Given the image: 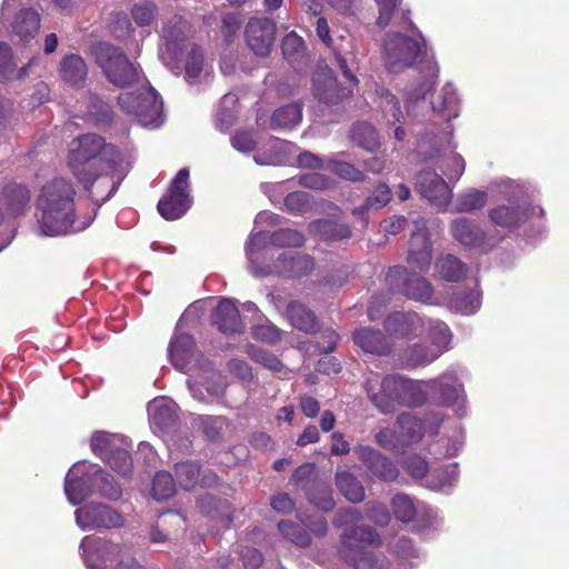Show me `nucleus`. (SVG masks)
<instances>
[{
  "mask_svg": "<svg viewBox=\"0 0 569 569\" xmlns=\"http://www.w3.org/2000/svg\"><path fill=\"white\" fill-rule=\"evenodd\" d=\"M76 199L77 188L68 178L57 177L44 182L36 199V207L40 211L39 232L56 237L88 229L98 208L81 213Z\"/></svg>",
  "mask_w": 569,
  "mask_h": 569,
  "instance_id": "1",
  "label": "nucleus"
},
{
  "mask_svg": "<svg viewBox=\"0 0 569 569\" xmlns=\"http://www.w3.org/2000/svg\"><path fill=\"white\" fill-rule=\"evenodd\" d=\"M120 160L118 147L94 133L81 134L73 139L68 154V166L72 174L93 199L96 198L92 186L101 176L104 166L114 168Z\"/></svg>",
  "mask_w": 569,
  "mask_h": 569,
  "instance_id": "2",
  "label": "nucleus"
},
{
  "mask_svg": "<svg viewBox=\"0 0 569 569\" xmlns=\"http://www.w3.org/2000/svg\"><path fill=\"white\" fill-rule=\"evenodd\" d=\"M362 518V511L355 507H346L336 512L333 526L346 527L340 535L338 556L353 569H377L378 558L369 547L379 546L381 540L373 527L357 525Z\"/></svg>",
  "mask_w": 569,
  "mask_h": 569,
  "instance_id": "3",
  "label": "nucleus"
},
{
  "mask_svg": "<svg viewBox=\"0 0 569 569\" xmlns=\"http://www.w3.org/2000/svg\"><path fill=\"white\" fill-rule=\"evenodd\" d=\"M365 389L375 407L385 415L393 413L399 403L419 407L427 402V393L421 386L399 375H387L381 380L376 375L366 380Z\"/></svg>",
  "mask_w": 569,
  "mask_h": 569,
  "instance_id": "4",
  "label": "nucleus"
},
{
  "mask_svg": "<svg viewBox=\"0 0 569 569\" xmlns=\"http://www.w3.org/2000/svg\"><path fill=\"white\" fill-rule=\"evenodd\" d=\"M82 558L89 569H146L126 546L103 540L99 537H86L80 542Z\"/></svg>",
  "mask_w": 569,
  "mask_h": 569,
  "instance_id": "5",
  "label": "nucleus"
},
{
  "mask_svg": "<svg viewBox=\"0 0 569 569\" xmlns=\"http://www.w3.org/2000/svg\"><path fill=\"white\" fill-rule=\"evenodd\" d=\"M94 61L102 69L106 78L118 87H130L139 81V68L131 62L120 47L110 42H97L92 47Z\"/></svg>",
  "mask_w": 569,
  "mask_h": 569,
  "instance_id": "6",
  "label": "nucleus"
},
{
  "mask_svg": "<svg viewBox=\"0 0 569 569\" xmlns=\"http://www.w3.org/2000/svg\"><path fill=\"white\" fill-rule=\"evenodd\" d=\"M189 169H180L170 187L158 202V211L164 220H179L192 206L189 192Z\"/></svg>",
  "mask_w": 569,
  "mask_h": 569,
  "instance_id": "7",
  "label": "nucleus"
},
{
  "mask_svg": "<svg viewBox=\"0 0 569 569\" xmlns=\"http://www.w3.org/2000/svg\"><path fill=\"white\" fill-rule=\"evenodd\" d=\"M420 52V42L406 34H388L385 40V62L389 71L408 69L419 58Z\"/></svg>",
  "mask_w": 569,
  "mask_h": 569,
  "instance_id": "8",
  "label": "nucleus"
},
{
  "mask_svg": "<svg viewBox=\"0 0 569 569\" xmlns=\"http://www.w3.org/2000/svg\"><path fill=\"white\" fill-rule=\"evenodd\" d=\"M387 280L390 286H399L401 280L400 292L415 301L430 302L433 296L435 290L431 282L421 274L410 273L406 267H390Z\"/></svg>",
  "mask_w": 569,
  "mask_h": 569,
  "instance_id": "9",
  "label": "nucleus"
},
{
  "mask_svg": "<svg viewBox=\"0 0 569 569\" xmlns=\"http://www.w3.org/2000/svg\"><path fill=\"white\" fill-rule=\"evenodd\" d=\"M76 521L83 530L122 527L124 517L107 503L92 502L76 510Z\"/></svg>",
  "mask_w": 569,
  "mask_h": 569,
  "instance_id": "10",
  "label": "nucleus"
},
{
  "mask_svg": "<svg viewBox=\"0 0 569 569\" xmlns=\"http://www.w3.org/2000/svg\"><path fill=\"white\" fill-rule=\"evenodd\" d=\"M353 451L375 479L387 481V483L398 480L400 469L390 457L368 445H358Z\"/></svg>",
  "mask_w": 569,
  "mask_h": 569,
  "instance_id": "11",
  "label": "nucleus"
},
{
  "mask_svg": "<svg viewBox=\"0 0 569 569\" xmlns=\"http://www.w3.org/2000/svg\"><path fill=\"white\" fill-rule=\"evenodd\" d=\"M416 230L409 240L407 261L413 270H429L432 263L433 248L430 233L423 220H416Z\"/></svg>",
  "mask_w": 569,
  "mask_h": 569,
  "instance_id": "12",
  "label": "nucleus"
},
{
  "mask_svg": "<svg viewBox=\"0 0 569 569\" xmlns=\"http://www.w3.org/2000/svg\"><path fill=\"white\" fill-rule=\"evenodd\" d=\"M276 30L277 27L272 19H249L244 30L247 46L254 52V54H270L274 43Z\"/></svg>",
  "mask_w": 569,
  "mask_h": 569,
  "instance_id": "13",
  "label": "nucleus"
},
{
  "mask_svg": "<svg viewBox=\"0 0 569 569\" xmlns=\"http://www.w3.org/2000/svg\"><path fill=\"white\" fill-rule=\"evenodd\" d=\"M312 92L320 103L335 106L349 97L352 89L341 86L331 69H323L312 77Z\"/></svg>",
  "mask_w": 569,
  "mask_h": 569,
  "instance_id": "14",
  "label": "nucleus"
},
{
  "mask_svg": "<svg viewBox=\"0 0 569 569\" xmlns=\"http://www.w3.org/2000/svg\"><path fill=\"white\" fill-rule=\"evenodd\" d=\"M416 189L421 197L428 199L432 204L440 207V209H447L450 202L451 189L441 174L423 170L417 176Z\"/></svg>",
  "mask_w": 569,
  "mask_h": 569,
  "instance_id": "15",
  "label": "nucleus"
},
{
  "mask_svg": "<svg viewBox=\"0 0 569 569\" xmlns=\"http://www.w3.org/2000/svg\"><path fill=\"white\" fill-rule=\"evenodd\" d=\"M316 31L318 38L322 40L323 44L332 49L342 76L350 82L351 87L357 86L358 78L352 71V67L356 62V54H353L352 50H345L341 49V47L335 46L330 37L328 19L318 18L316 23Z\"/></svg>",
  "mask_w": 569,
  "mask_h": 569,
  "instance_id": "16",
  "label": "nucleus"
},
{
  "mask_svg": "<svg viewBox=\"0 0 569 569\" xmlns=\"http://www.w3.org/2000/svg\"><path fill=\"white\" fill-rule=\"evenodd\" d=\"M31 201V190L21 182H7L0 192V210L8 217L26 213Z\"/></svg>",
  "mask_w": 569,
  "mask_h": 569,
  "instance_id": "17",
  "label": "nucleus"
},
{
  "mask_svg": "<svg viewBox=\"0 0 569 569\" xmlns=\"http://www.w3.org/2000/svg\"><path fill=\"white\" fill-rule=\"evenodd\" d=\"M211 322L222 333H241L244 330L239 308L228 298L218 302L211 315Z\"/></svg>",
  "mask_w": 569,
  "mask_h": 569,
  "instance_id": "18",
  "label": "nucleus"
},
{
  "mask_svg": "<svg viewBox=\"0 0 569 569\" xmlns=\"http://www.w3.org/2000/svg\"><path fill=\"white\" fill-rule=\"evenodd\" d=\"M352 341L363 352L376 356H389L393 349V343L380 329L359 328L352 333Z\"/></svg>",
  "mask_w": 569,
  "mask_h": 569,
  "instance_id": "19",
  "label": "nucleus"
},
{
  "mask_svg": "<svg viewBox=\"0 0 569 569\" xmlns=\"http://www.w3.org/2000/svg\"><path fill=\"white\" fill-rule=\"evenodd\" d=\"M531 216V208L522 204H501L489 211L492 223L506 229H517Z\"/></svg>",
  "mask_w": 569,
  "mask_h": 569,
  "instance_id": "20",
  "label": "nucleus"
},
{
  "mask_svg": "<svg viewBox=\"0 0 569 569\" xmlns=\"http://www.w3.org/2000/svg\"><path fill=\"white\" fill-rule=\"evenodd\" d=\"M315 260L309 254L282 253L273 263L277 274L282 277H302L315 269Z\"/></svg>",
  "mask_w": 569,
  "mask_h": 569,
  "instance_id": "21",
  "label": "nucleus"
},
{
  "mask_svg": "<svg viewBox=\"0 0 569 569\" xmlns=\"http://www.w3.org/2000/svg\"><path fill=\"white\" fill-rule=\"evenodd\" d=\"M423 327V318L416 312H393L383 321L386 331L398 338H408Z\"/></svg>",
  "mask_w": 569,
  "mask_h": 569,
  "instance_id": "22",
  "label": "nucleus"
},
{
  "mask_svg": "<svg viewBox=\"0 0 569 569\" xmlns=\"http://www.w3.org/2000/svg\"><path fill=\"white\" fill-rule=\"evenodd\" d=\"M450 233L459 243L470 246V248H480L487 240L483 229L466 217H459L450 223Z\"/></svg>",
  "mask_w": 569,
  "mask_h": 569,
  "instance_id": "23",
  "label": "nucleus"
},
{
  "mask_svg": "<svg viewBox=\"0 0 569 569\" xmlns=\"http://www.w3.org/2000/svg\"><path fill=\"white\" fill-rule=\"evenodd\" d=\"M41 16L33 8H22L18 11L13 22H11L12 33L22 43H28L34 39L40 29Z\"/></svg>",
  "mask_w": 569,
  "mask_h": 569,
  "instance_id": "24",
  "label": "nucleus"
},
{
  "mask_svg": "<svg viewBox=\"0 0 569 569\" xmlns=\"http://www.w3.org/2000/svg\"><path fill=\"white\" fill-rule=\"evenodd\" d=\"M286 318L296 329L305 333H317L319 320L317 313L300 301H290L286 309Z\"/></svg>",
  "mask_w": 569,
  "mask_h": 569,
  "instance_id": "25",
  "label": "nucleus"
},
{
  "mask_svg": "<svg viewBox=\"0 0 569 569\" xmlns=\"http://www.w3.org/2000/svg\"><path fill=\"white\" fill-rule=\"evenodd\" d=\"M59 72L67 84L81 87L88 79V64L81 54L70 53L61 59Z\"/></svg>",
  "mask_w": 569,
  "mask_h": 569,
  "instance_id": "26",
  "label": "nucleus"
},
{
  "mask_svg": "<svg viewBox=\"0 0 569 569\" xmlns=\"http://www.w3.org/2000/svg\"><path fill=\"white\" fill-rule=\"evenodd\" d=\"M313 236L325 241H337L349 239L352 233L350 224L337 222L333 219H318L309 224Z\"/></svg>",
  "mask_w": 569,
  "mask_h": 569,
  "instance_id": "27",
  "label": "nucleus"
},
{
  "mask_svg": "<svg viewBox=\"0 0 569 569\" xmlns=\"http://www.w3.org/2000/svg\"><path fill=\"white\" fill-rule=\"evenodd\" d=\"M335 483L345 498L352 503H360L366 499V488L362 482L351 471H337Z\"/></svg>",
  "mask_w": 569,
  "mask_h": 569,
  "instance_id": "28",
  "label": "nucleus"
},
{
  "mask_svg": "<svg viewBox=\"0 0 569 569\" xmlns=\"http://www.w3.org/2000/svg\"><path fill=\"white\" fill-rule=\"evenodd\" d=\"M193 348L194 339L189 333H178L171 339L168 351L174 368L184 369L189 365Z\"/></svg>",
  "mask_w": 569,
  "mask_h": 569,
  "instance_id": "29",
  "label": "nucleus"
},
{
  "mask_svg": "<svg viewBox=\"0 0 569 569\" xmlns=\"http://www.w3.org/2000/svg\"><path fill=\"white\" fill-rule=\"evenodd\" d=\"M349 138L359 148L375 152L380 148V138L373 127L369 122L353 123L349 130Z\"/></svg>",
  "mask_w": 569,
  "mask_h": 569,
  "instance_id": "30",
  "label": "nucleus"
},
{
  "mask_svg": "<svg viewBox=\"0 0 569 569\" xmlns=\"http://www.w3.org/2000/svg\"><path fill=\"white\" fill-rule=\"evenodd\" d=\"M436 270L440 279L448 282H460L468 272V266L453 254L441 256L436 261Z\"/></svg>",
  "mask_w": 569,
  "mask_h": 569,
  "instance_id": "31",
  "label": "nucleus"
},
{
  "mask_svg": "<svg viewBox=\"0 0 569 569\" xmlns=\"http://www.w3.org/2000/svg\"><path fill=\"white\" fill-rule=\"evenodd\" d=\"M423 327H427L428 337L431 341V352H437L438 359L445 350L449 349L451 331L448 325L441 320H425Z\"/></svg>",
  "mask_w": 569,
  "mask_h": 569,
  "instance_id": "32",
  "label": "nucleus"
},
{
  "mask_svg": "<svg viewBox=\"0 0 569 569\" xmlns=\"http://www.w3.org/2000/svg\"><path fill=\"white\" fill-rule=\"evenodd\" d=\"M397 425L400 429V437L405 445L420 441L425 436V425L421 418L410 412L398 415Z\"/></svg>",
  "mask_w": 569,
  "mask_h": 569,
  "instance_id": "33",
  "label": "nucleus"
},
{
  "mask_svg": "<svg viewBox=\"0 0 569 569\" xmlns=\"http://www.w3.org/2000/svg\"><path fill=\"white\" fill-rule=\"evenodd\" d=\"M307 499L322 511H331L336 506L330 483L321 482V480L317 478L316 481L307 488Z\"/></svg>",
  "mask_w": 569,
  "mask_h": 569,
  "instance_id": "34",
  "label": "nucleus"
},
{
  "mask_svg": "<svg viewBox=\"0 0 569 569\" xmlns=\"http://www.w3.org/2000/svg\"><path fill=\"white\" fill-rule=\"evenodd\" d=\"M458 103L457 93L447 88H443L431 99V108L435 112L441 113L445 120H451L458 116Z\"/></svg>",
  "mask_w": 569,
  "mask_h": 569,
  "instance_id": "35",
  "label": "nucleus"
},
{
  "mask_svg": "<svg viewBox=\"0 0 569 569\" xmlns=\"http://www.w3.org/2000/svg\"><path fill=\"white\" fill-rule=\"evenodd\" d=\"M183 518L177 511H166L160 515L157 525L151 528L150 538L152 542H164L170 539L172 532L168 526L182 527Z\"/></svg>",
  "mask_w": 569,
  "mask_h": 569,
  "instance_id": "36",
  "label": "nucleus"
},
{
  "mask_svg": "<svg viewBox=\"0 0 569 569\" xmlns=\"http://www.w3.org/2000/svg\"><path fill=\"white\" fill-rule=\"evenodd\" d=\"M437 353L426 345L413 343L405 349L403 361L407 368H419V366H427L437 360Z\"/></svg>",
  "mask_w": 569,
  "mask_h": 569,
  "instance_id": "37",
  "label": "nucleus"
},
{
  "mask_svg": "<svg viewBox=\"0 0 569 569\" xmlns=\"http://www.w3.org/2000/svg\"><path fill=\"white\" fill-rule=\"evenodd\" d=\"M481 306V298L477 290H456L450 295V307L461 313H476Z\"/></svg>",
  "mask_w": 569,
  "mask_h": 569,
  "instance_id": "38",
  "label": "nucleus"
},
{
  "mask_svg": "<svg viewBox=\"0 0 569 569\" xmlns=\"http://www.w3.org/2000/svg\"><path fill=\"white\" fill-rule=\"evenodd\" d=\"M200 470V465L196 463V461H179L174 465V476L177 483L182 489L194 488L196 483L199 481Z\"/></svg>",
  "mask_w": 569,
  "mask_h": 569,
  "instance_id": "39",
  "label": "nucleus"
},
{
  "mask_svg": "<svg viewBox=\"0 0 569 569\" xmlns=\"http://www.w3.org/2000/svg\"><path fill=\"white\" fill-rule=\"evenodd\" d=\"M302 120V107L299 103H288L277 108L271 114V123L282 128H293Z\"/></svg>",
  "mask_w": 569,
  "mask_h": 569,
  "instance_id": "40",
  "label": "nucleus"
},
{
  "mask_svg": "<svg viewBox=\"0 0 569 569\" xmlns=\"http://www.w3.org/2000/svg\"><path fill=\"white\" fill-rule=\"evenodd\" d=\"M280 533L289 541L299 547H308L311 543V537L305 527L297 525V522L282 519L278 522Z\"/></svg>",
  "mask_w": 569,
  "mask_h": 569,
  "instance_id": "41",
  "label": "nucleus"
},
{
  "mask_svg": "<svg viewBox=\"0 0 569 569\" xmlns=\"http://www.w3.org/2000/svg\"><path fill=\"white\" fill-rule=\"evenodd\" d=\"M269 243L278 246L279 248H299L306 243V238L302 232L292 228H281L271 232L268 237Z\"/></svg>",
  "mask_w": 569,
  "mask_h": 569,
  "instance_id": "42",
  "label": "nucleus"
},
{
  "mask_svg": "<svg viewBox=\"0 0 569 569\" xmlns=\"http://www.w3.org/2000/svg\"><path fill=\"white\" fill-rule=\"evenodd\" d=\"M392 511L398 520L403 523L412 522L417 516V507L409 495L398 493L391 499Z\"/></svg>",
  "mask_w": 569,
  "mask_h": 569,
  "instance_id": "43",
  "label": "nucleus"
},
{
  "mask_svg": "<svg viewBox=\"0 0 569 569\" xmlns=\"http://www.w3.org/2000/svg\"><path fill=\"white\" fill-rule=\"evenodd\" d=\"M151 420L161 431H170L178 426L179 416L168 405H156L151 412Z\"/></svg>",
  "mask_w": 569,
  "mask_h": 569,
  "instance_id": "44",
  "label": "nucleus"
},
{
  "mask_svg": "<svg viewBox=\"0 0 569 569\" xmlns=\"http://www.w3.org/2000/svg\"><path fill=\"white\" fill-rule=\"evenodd\" d=\"M488 201V192L485 190L471 189L461 193L456 202V212H471V210L481 209Z\"/></svg>",
  "mask_w": 569,
  "mask_h": 569,
  "instance_id": "45",
  "label": "nucleus"
},
{
  "mask_svg": "<svg viewBox=\"0 0 569 569\" xmlns=\"http://www.w3.org/2000/svg\"><path fill=\"white\" fill-rule=\"evenodd\" d=\"M176 495V481L168 471L156 472L152 480V496L157 500L170 499Z\"/></svg>",
  "mask_w": 569,
  "mask_h": 569,
  "instance_id": "46",
  "label": "nucleus"
},
{
  "mask_svg": "<svg viewBox=\"0 0 569 569\" xmlns=\"http://www.w3.org/2000/svg\"><path fill=\"white\" fill-rule=\"evenodd\" d=\"M391 200V190L388 184H379L375 191L365 199L362 206L352 210L353 214H362L369 209H381V207L388 204Z\"/></svg>",
  "mask_w": 569,
  "mask_h": 569,
  "instance_id": "47",
  "label": "nucleus"
},
{
  "mask_svg": "<svg viewBox=\"0 0 569 569\" xmlns=\"http://www.w3.org/2000/svg\"><path fill=\"white\" fill-rule=\"evenodd\" d=\"M327 167L331 173L346 179V181L360 182L365 181L367 178V174L355 164H351V162L339 161V159H329Z\"/></svg>",
  "mask_w": 569,
  "mask_h": 569,
  "instance_id": "48",
  "label": "nucleus"
},
{
  "mask_svg": "<svg viewBox=\"0 0 569 569\" xmlns=\"http://www.w3.org/2000/svg\"><path fill=\"white\" fill-rule=\"evenodd\" d=\"M138 111L140 116H149L150 119L154 120L160 116L163 109V102L158 94L157 89L149 87L141 98Z\"/></svg>",
  "mask_w": 569,
  "mask_h": 569,
  "instance_id": "49",
  "label": "nucleus"
},
{
  "mask_svg": "<svg viewBox=\"0 0 569 569\" xmlns=\"http://www.w3.org/2000/svg\"><path fill=\"white\" fill-rule=\"evenodd\" d=\"M108 465L121 476H128V473L132 471L133 460L127 449L118 448V446L113 443L111 452L108 456Z\"/></svg>",
  "mask_w": 569,
  "mask_h": 569,
  "instance_id": "50",
  "label": "nucleus"
},
{
  "mask_svg": "<svg viewBox=\"0 0 569 569\" xmlns=\"http://www.w3.org/2000/svg\"><path fill=\"white\" fill-rule=\"evenodd\" d=\"M94 478L96 485L102 496H106L111 500L120 499L123 491L120 483L114 480L112 475H109V472L102 471V469H100L96 472Z\"/></svg>",
  "mask_w": 569,
  "mask_h": 569,
  "instance_id": "51",
  "label": "nucleus"
},
{
  "mask_svg": "<svg viewBox=\"0 0 569 569\" xmlns=\"http://www.w3.org/2000/svg\"><path fill=\"white\" fill-rule=\"evenodd\" d=\"M64 491L68 500L72 505H80L90 495V486L88 480L82 478H67Z\"/></svg>",
  "mask_w": 569,
  "mask_h": 569,
  "instance_id": "52",
  "label": "nucleus"
},
{
  "mask_svg": "<svg viewBox=\"0 0 569 569\" xmlns=\"http://www.w3.org/2000/svg\"><path fill=\"white\" fill-rule=\"evenodd\" d=\"M248 355L256 363H260L273 372H280L281 369H283V362H281L277 356L272 355V352L267 351V349L252 347L251 345V347L248 348Z\"/></svg>",
  "mask_w": 569,
  "mask_h": 569,
  "instance_id": "53",
  "label": "nucleus"
},
{
  "mask_svg": "<svg viewBox=\"0 0 569 569\" xmlns=\"http://www.w3.org/2000/svg\"><path fill=\"white\" fill-rule=\"evenodd\" d=\"M188 22L182 16H173L164 23L162 34L167 42L178 43L184 39Z\"/></svg>",
  "mask_w": 569,
  "mask_h": 569,
  "instance_id": "54",
  "label": "nucleus"
},
{
  "mask_svg": "<svg viewBox=\"0 0 569 569\" xmlns=\"http://www.w3.org/2000/svg\"><path fill=\"white\" fill-rule=\"evenodd\" d=\"M402 467L413 479H423L430 469L427 459L419 456V453L407 456L402 462Z\"/></svg>",
  "mask_w": 569,
  "mask_h": 569,
  "instance_id": "55",
  "label": "nucleus"
},
{
  "mask_svg": "<svg viewBox=\"0 0 569 569\" xmlns=\"http://www.w3.org/2000/svg\"><path fill=\"white\" fill-rule=\"evenodd\" d=\"M317 480V467L315 463H303L296 468L291 475V481L295 485H300L306 490L308 496V488Z\"/></svg>",
  "mask_w": 569,
  "mask_h": 569,
  "instance_id": "56",
  "label": "nucleus"
},
{
  "mask_svg": "<svg viewBox=\"0 0 569 569\" xmlns=\"http://www.w3.org/2000/svg\"><path fill=\"white\" fill-rule=\"evenodd\" d=\"M284 207L290 213H303L310 209V196L302 190H296L284 197Z\"/></svg>",
  "mask_w": 569,
  "mask_h": 569,
  "instance_id": "57",
  "label": "nucleus"
},
{
  "mask_svg": "<svg viewBox=\"0 0 569 569\" xmlns=\"http://www.w3.org/2000/svg\"><path fill=\"white\" fill-rule=\"evenodd\" d=\"M113 438L107 432H94L91 436V450L108 462V456L112 452Z\"/></svg>",
  "mask_w": 569,
  "mask_h": 569,
  "instance_id": "58",
  "label": "nucleus"
},
{
  "mask_svg": "<svg viewBox=\"0 0 569 569\" xmlns=\"http://www.w3.org/2000/svg\"><path fill=\"white\" fill-rule=\"evenodd\" d=\"M16 71L13 53L7 42H0V81H8Z\"/></svg>",
  "mask_w": 569,
  "mask_h": 569,
  "instance_id": "59",
  "label": "nucleus"
},
{
  "mask_svg": "<svg viewBox=\"0 0 569 569\" xmlns=\"http://www.w3.org/2000/svg\"><path fill=\"white\" fill-rule=\"evenodd\" d=\"M252 337L256 340L268 342L269 345H276L281 340L282 333L278 326L272 323L257 325L252 327Z\"/></svg>",
  "mask_w": 569,
  "mask_h": 569,
  "instance_id": "60",
  "label": "nucleus"
},
{
  "mask_svg": "<svg viewBox=\"0 0 569 569\" xmlns=\"http://www.w3.org/2000/svg\"><path fill=\"white\" fill-rule=\"evenodd\" d=\"M438 77V68L437 66L429 64V74L428 77L419 84L417 89L409 92L407 96V103H413V101L423 100L426 93L432 89L435 83V78Z\"/></svg>",
  "mask_w": 569,
  "mask_h": 569,
  "instance_id": "61",
  "label": "nucleus"
},
{
  "mask_svg": "<svg viewBox=\"0 0 569 569\" xmlns=\"http://www.w3.org/2000/svg\"><path fill=\"white\" fill-rule=\"evenodd\" d=\"M157 14V7L153 3L144 2L134 4L131 10V16L136 23L140 27H146V24H150L153 21Z\"/></svg>",
  "mask_w": 569,
  "mask_h": 569,
  "instance_id": "62",
  "label": "nucleus"
},
{
  "mask_svg": "<svg viewBox=\"0 0 569 569\" xmlns=\"http://www.w3.org/2000/svg\"><path fill=\"white\" fill-rule=\"evenodd\" d=\"M201 430L207 439L220 438L222 430L226 426V418L222 417H202Z\"/></svg>",
  "mask_w": 569,
  "mask_h": 569,
  "instance_id": "63",
  "label": "nucleus"
},
{
  "mask_svg": "<svg viewBox=\"0 0 569 569\" xmlns=\"http://www.w3.org/2000/svg\"><path fill=\"white\" fill-rule=\"evenodd\" d=\"M203 70V54L198 47H192L186 59V74L189 78H198Z\"/></svg>",
  "mask_w": 569,
  "mask_h": 569,
  "instance_id": "64",
  "label": "nucleus"
}]
</instances>
